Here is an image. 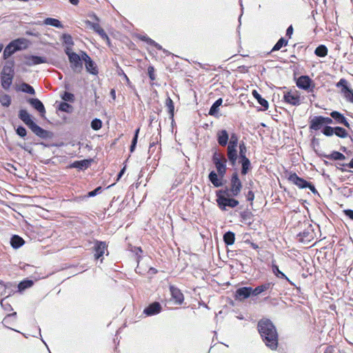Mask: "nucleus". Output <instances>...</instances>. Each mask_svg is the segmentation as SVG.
<instances>
[{
	"label": "nucleus",
	"instance_id": "obj_1",
	"mask_svg": "<svg viewBox=\"0 0 353 353\" xmlns=\"http://www.w3.org/2000/svg\"><path fill=\"white\" fill-rule=\"evenodd\" d=\"M258 330L263 343L272 350H275L279 344L276 329L270 319H261L258 322Z\"/></svg>",
	"mask_w": 353,
	"mask_h": 353
},
{
	"label": "nucleus",
	"instance_id": "obj_2",
	"mask_svg": "<svg viewBox=\"0 0 353 353\" xmlns=\"http://www.w3.org/2000/svg\"><path fill=\"white\" fill-rule=\"evenodd\" d=\"M212 161L215 165L219 176L223 178L227 170V159L222 153L215 151L212 155Z\"/></svg>",
	"mask_w": 353,
	"mask_h": 353
},
{
	"label": "nucleus",
	"instance_id": "obj_3",
	"mask_svg": "<svg viewBox=\"0 0 353 353\" xmlns=\"http://www.w3.org/2000/svg\"><path fill=\"white\" fill-rule=\"evenodd\" d=\"M26 41V40L25 39H17L9 43V44L6 46L3 50V59H7L14 52L21 50L23 48L21 45L23 44Z\"/></svg>",
	"mask_w": 353,
	"mask_h": 353
},
{
	"label": "nucleus",
	"instance_id": "obj_4",
	"mask_svg": "<svg viewBox=\"0 0 353 353\" xmlns=\"http://www.w3.org/2000/svg\"><path fill=\"white\" fill-rule=\"evenodd\" d=\"M321 132L326 137H332L333 134H335L341 139H345L349 136L348 130L340 126L331 127L330 125H325Z\"/></svg>",
	"mask_w": 353,
	"mask_h": 353
},
{
	"label": "nucleus",
	"instance_id": "obj_5",
	"mask_svg": "<svg viewBox=\"0 0 353 353\" xmlns=\"http://www.w3.org/2000/svg\"><path fill=\"white\" fill-rule=\"evenodd\" d=\"M283 101L284 102L294 106H298L302 103V99L297 90L285 92L283 94Z\"/></svg>",
	"mask_w": 353,
	"mask_h": 353
},
{
	"label": "nucleus",
	"instance_id": "obj_6",
	"mask_svg": "<svg viewBox=\"0 0 353 353\" xmlns=\"http://www.w3.org/2000/svg\"><path fill=\"white\" fill-rule=\"evenodd\" d=\"M296 86L308 92H314L315 84L313 81L307 75H302L296 79Z\"/></svg>",
	"mask_w": 353,
	"mask_h": 353
},
{
	"label": "nucleus",
	"instance_id": "obj_7",
	"mask_svg": "<svg viewBox=\"0 0 353 353\" xmlns=\"http://www.w3.org/2000/svg\"><path fill=\"white\" fill-rule=\"evenodd\" d=\"M336 86L341 88V93L347 101L353 103V90L348 86V81L345 79H341Z\"/></svg>",
	"mask_w": 353,
	"mask_h": 353
},
{
	"label": "nucleus",
	"instance_id": "obj_8",
	"mask_svg": "<svg viewBox=\"0 0 353 353\" xmlns=\"http://www.w3.org/2000/svg\"><path fill=\"white\" fill-rule=\"evenodd\" d=\"M216 203L221 210H226L227 207L234 208L239 203V201L234 198L221 196H219V199H216Z\"/></svg>",
	"mask_w": 353,
	"mask_h": 353
},
{
	"label": "nucleus",
	"instance_id": "obj_9",
	"mask_svg": "<svg viewBox=\"0 0 353 353\" xmlns=\"http://www.w3.org/2000/svg\"><path fill=\"white\" fill-rule=\"evenodd\" d=\"M242 189V183L239 179L238 173L234 172L231 176L230 179V194L232 196H237Z\"/></svg>",
	"mask_w": 353,
	"mask_h": 353
},
{
	"label": "nucleus",
	"instance_id": "obj_10",
	"mask_svg": "<svg viewBox=\"0 0 353 353\" xmlns=\"http://www.w3.org/2000/svg\"><path fill=\"white\" fill-rule=\"evenodd\" d=\"M68 60L70 67L74 72L79 73L82 71L83 63L81 61L79 54L77 53L68 54Z\"/></svg>",
	"mask_w": 353,
	"mask_h": 353
},
{
	"label": "nucleus",
	"instance_id": "obj_11",
	"mask_svg": "<svg viewBox=\"0 0 353 353\" xmlns=\"http://www.w3.org/2000/svg\"><path fill=\"white\" fill-rule=\"evenodd\" d=\"M299 241L303 243H309L312 241L315 236V232L311 224H308L307 227L298 234Z\"/></svg>",
	"mask_w": 353,
	"mask_h": 353
},
{
	"label": "nucleus",
	"instance_id": "obj_12",
	"mask_svg": "<svg viewBox=\"0 0 353 353\" xmlns=\"http://www.w3.org/2000/svg\"><path fill=\"white\" fill-rule=\"evenodd\" d=\"M330 117L334 119V123L340 124L345 126L350 131H352V128L349 123L347 118L341 112L338 111H332L330 112Z\"/></svg>",
	"mask_w": 353,
	"mask_h": 353
},
{
	"label": "nucleus",
	"instance_id": "obj_13",
	"mask_svg": "<svg viewBox=\"0 0 353 353\" xmlns=\"http://www.w3.org/2000/svg\"><path fill=\"white\" fill-rule=\"evenodd\" d=\"M253 288L251 287H242L238 288L235 292V299L243 301L253 295Z\"/></svg>",
	"mask_w": 353,
	"mask_h": 353
},
{
	"label": "nucleus",
	"instance_id": "obj_14",
	"mask_svg": "<svg viewBox=\"0 0 353 353\" xmlns=\"http://www.w3.org/2000/svg\"><path fill=\"white\" fill-rule=\"evenodd\" d=\"M288 181L293 184L298 186L299 188L303 189L307 188L309 186V182L304 179L299 177L296 173H290L288 178Z\"/></svg>",
	"mask_w": 353,
	"mask_h": 353
},
{
	"label": "nucleus",
	"instance_id": "obj_15",
	"mask_svg": "<svg viewBox=\"0 0 353 353\" xmlns=\"http://www.w3.org/2000/svg\"><path fill=\"white\" fill-rule=\"evenodd\" d=\"M24 58L26 59L24 63L28 66L47 63V59L44 57H39L37 55H26Z\"/></svg>",
	"mask_w": 353,
	"mask_h": 353
},
{
	"label": "nucleus",
	"instance_id": "obj_16",
	"mask_svg": "<svg viewBox=\"0 0 353 353\" xmlns=\"http://www.w3.org/2000/svg\"><path fill=\"white\" fill-rule=\"evenodd\" d=\"M170 291L172 298L174 300L175 303L181 305L184 301V296L181 291L174 285H170Z\"/></svg>",
	"mask_w": 353,
	"mask_h": 353
},
{
	"label": "nucleus",
	"instance_id": "obj_17",
	"mask_svg": "<svg viewBox=\"0 0 353 353\" xmlns=\"http://www.w3.org/2000/svg\"><path fill=\"white\" fill-rule=\"evenodd\" d=\"M108 245L104 241H97L94 247L95 252L94 257L96 259H99L103 256L105 251L107 250Z\"/></svg>",
	"mask_w": 353,
	"mask_h": 353
},
{
	"label": "nucleus",
	"instance_id": "obj_18",
	"mask_svg": "<svg viewBox=\"0 0 353 353\" xmlns=\"http://www.w3.org/2000/svg\"><path fill=\"white\" fill-rule=\"evenodd\" d=\"M161 311V304L159 302H154L144 309L143 313L147 316H152L160 313Z\"/></svg>",
	"mask_w": 353,
	"mask_h": 353
},
{
	"label": "nucleus",
	"instance_id": "obj_19",
	"mask_svg": "<svg viewBox=\"0 0 353 353\" xmlns=\"http://www.w3.org/2000/svg\"><path fill=\"white\" fill-rule=\"evenodd\" d=\"M274 283L272 282H265L253 289V296H258L268 290H272Z\"/></svg>",
	"mask_w": 353,
	"mask_h": 353
},
{
	"label": "nucleus",
	"instance_id": "obj_20",
	"mask_svg": "<svg viewBox=\"0 0 353 353\" xmlns=\"http://www.w3.org/2000/svg\"><path fill=\"white\" fill-rule=\"evenodd\" d=\"M323 116H315L310 121V129L317 131L324 127Z\"/></svg>",
	"mask_w": 353,
	"mask_h": 353
},
{
	"label": "nucleus",
	"instance_id": "obj_21",
	"mask_svg": "<svg viewBox=\"0 0 353 353\" xmlns=\"http://www.w3.org/2000/svg\"><path fill=\"white\" fill-rule=\"evenodd\" d=\"M92 159H83L81 161H75L69 165L70 168H77L80 170L87 169L90 166Z\"/></svg>",
	"mask_w": 353,
	"mask_h": 353
},
{
	"label": "nucleus",
	"instance_id": "obj_22",
	"mask_svg": "<svg viewBox=\"0 0 353 353\" xmlns=\"http://www.w3.org/2000/svg\"><path fill=\"white\" fill-rule=\"evenodd\" d=\"M19 118L30 128L35 123L32 119L31 115L26 110H21L19 112Z\"/></svg>",
	"mask_w": 353,
	"mask_h": 353
},
{
	"label": "nucleus",
	"instance_id": "obj_23",
	"mask_svg": "<svg viewBox=\"0 0 353 353\" xmlns=\"http://www.w3.org/2000/svg\"><path fill=\"white\" fill-rule=\"evenodd\" d=\"M37 136L41 139H48L50 137V132L46 130L43 129L37 123H34L30 128Z\"/></svg>",
	"mask_w": 353,
	"mask_h": 353
},
{
	"label": "nucleus",
	"instance_id": "obj_24",
	"mask_svg": "<svg viewBox=\"0 0 353 353\" xmlns=\"http://www.w3.org/2000/svg\"><path fill=\"white\" fill-rule=\"evenodd\" d=\"M216 139L219 145L222 147L226 146L229 140L228 132L225 130H219L216 133Z\"/></svg>",
	"mask_w": 353,
	"mask_h": 353
},
{
	"label": "nucleus",
	"instance_id": "obj_25",
	"mask_svg": "<svg viewBox=\"0 0 353 353\" xmlns=\"http://www.w3.org/2000/svg\"><path fill=\"white\" fill-rule=\"evenodd\" d=\"M227 157L230 164L234 166L238 159V151L236 148H227Z\"/></svg>",
	"mask_w": 353,
	"mask_h": 353
},
{
	"label": "nucleus",
	"instance_id": "obj_26",
	"mask_svg": "<svg viewBox=\"0 0 353 353\" xmlns=\"http://www.w3.org/2000/svg\"><path fill=\"white\" fill-rule=\"evenodd\" d=\"M209 181L213 184V185L216 188H219L223 185L222 179L218 174L215 171L212 170L210 172L208 176Z\"/></svg>",
	"mask_w": 353,
	"mask_h": 353
},
{
	"label": "nucleus",
	"instance_id": "obj_27",
	"mask_svg": "<svg viewBox=\"0 0 353 353\" xmlns=\"http://www.w3.org/2000/svg\"><path fill=\"white\" fill-rule=\"evenodd\" d=\"M28 103L37 110L42 116L46 113L43 103L38 99H30Z\"/></svg>",
	"mask_w": 353,
	"mask_h": 353
},
{
	"label": "nucleus",
	"instance_id": "obj_28",
	"mask_svg": "<svg viewBox=\"0 0 353 353\" xmlns=\"http://www.w3.org/2000/svg\"><path fill=\"white\" fill-rule=\"evenodd\" d=\"M252 94L253 97L257 100L258 103L263 107L262 109H259V110H267L269 108V103L268 101L263 99L256 90H253Z\"/></svg>",
	"mask_w": 353,
	"mask_h": 353
},
{
	"label": "nucleus",
	"instance_id": "obj_29",
	"mask_svg": "<svg viewBox=\"0 0 353 353\" xmlns=\"http://www.w3.org/2000/svg\"><path fill=\"white\" fill-rule=\"evenodd\" d=\"M239 163L241 164V173L242 175H245L252 169V165L250 159L247 158L240 159Z\"/></svg>",
	"mask_w": 353,
	"mask_h": 353
},
{
	"label": "nucleus",
	"instance_id": "obj_30",
	"mask_svg": "<svg viewBox=\"0 0 353 353\" xmlns=\"http://www.w3.org/2000/svg\"><path fill=\"white\" fill-rule=\"evenodd\" d=\"M272 272L274 273V274L277 278L284 279L286 281H288L292 285H295L294 283L293 282H292L283 272H282L281 271L279 270V266L277 265H276L275 263H274V262H272Z\"/></svg>",
	"mask_w": 353,
	"mask_h": 353
},
{
	"label": "nucleus",
	"instance_id": "obj_31",
	"mask_svg": "<svg viewBox=\"0 0 353 353\" xmlns=\"http://www.w3.org/2000/svg\"><path fill=\"white\" fill-rule=\"evenodd\" d=\"M13 77L14 76H11V74H1V86L4 90H8L10 89L12 83Z\"/></svg>",
	"mask_w": 353,
	"mask_h": 353
},
{
	"label": "nucleus",
	"instance_id": "obj_32",
	"mask_svg": "<svg viewBox=\"0 0 353 353\" xmlns=\"http://www.w3.org/2000/svg\"><path fill=\"white\" fill-rule=\"evenodd\" d=\"M322 157L330 159V160H334V161H341L345 160L346 159L345 156L338 152V151H332V153L330 154H321Z\"/></svg>",
	"mask_w": 353,
	"mask_h": 353
},
{
	"label": "nucleus",
	"instance_id": "obj_33",
	"mask_svg": "<svg viewBox=\"0 0 353 353\" xmlns=\"http://www.w3.org/2000/svg\"><path fill=\"white\" fill-rule=\"evenodd\" d=\"M85 64L88 72L94 75H97L99 73L97 65L92 59L86 61Z\"/></svg>",
	"mask_w": 353,
	"mask_h": 353
},
{
	"label": "nucleus",
	"instance_id": "obj_34",
	"mask_svg": "<svg viewBox=\"0 0 353 353\" xmlns=\"http://www.w3.org/2000/svg\"><path fill=\"white\" fill-rule=\"evenodd\" d=\"M24 243V240L19 235H13L10 239L11 246L14 249L19 248Z\"/></svg>",
	"mask_w": 353,
	"mask_h": 353
},
{
	"label": "nucleus",
	"instance_id": "obj_35",
	"mask_svg": "<svg viewBox=\"0 0 353 353\" xmlns=\"http://www.w3.org/2000/svg\"><path fill=\"white\" fill-rule=\"evenodd\" d=\"M223 103L221 98L218 99L211 106L208 114L211 116H216L219 112V107Z\"/></svg>",
	"mask_w": 353,
	"mask_h": 353
},
{
	"label": "nucleus",
	"instance_id": "obj_36",
	"mask_svg": "<svg viewBox=\"0 0 353 353\" xmlns=\"http://www.w3.org/2000/svg\"><path fill=\"white\" fill-rule=\"evenodd\" d=\"M223 241L224 243L228 245H232L235 241L234 233L231 231L225 232L223 235Z\"/></svg>",
	"mask_w": 353,
	"mask_h": 353
},
{
	"label": "nucleus",
	"instance_id": "obj_37",
	"mask_svg": "<svg viewBox=\"0 0 353 353\" xmlns=\"http://www.w3.org/2000/svg\"><path fill=\"white\" fill-rule=\"evenodd\" d=\"M44 23L46 25L52 26L57 28H63V26L62 25V23H61L60 21H59L57 19H54V18H50V17L46 18L44 20Z\"/></svg>",
	"mask_w": 353,
	"mask_h": 353
},
{
	"label": "nucleus",
	"instance_id": "obj_38",
	"mask_svg": "<svg viewBox=\"0 0 353 353\" xmlns=\"http://www.w3.org/2000/svg\"><path fill=\"white\" fill-rule=\"evenodd\" d=\"M239 137L236 133H232L228 143V148H237Z\"/></svg>",
	"mask_w": 353,
	"mask_h": 353
},
{
	"label": "nucleus",
	"instance_id": "obj_39",
	"mask_svg": "<svg viewBox=\"0 0 353 353\" xmlns=\"http://www.w3.org/2000/svg\"><path fill=\"white\" fill-rule=\"evenodd\" d=\"M165 105L168 109V113L170 116V118L173 120L174 105L173 101L171 99L170 97H168L167 99H165Z\"/></svg>",
	"mask_w": 353,
	"mask_h": 353
},
{
	"label": "nucleus",
	"instance_id": "obj_40",
	"mask_svg": "<svg viewBox=\"0 0 353 353\" xmlns=\"http://www.w3.org/2000/svg\"><path fill=\"white\" fill-rule=\"evenodd\" d=\"M314 54L317 57H325L327 54V48L325 45H320L315 49Z\"/></svg>",
	"mask_w": 353,
	"mask_h": 353
},
{
	"label": "nucleus",
	"instance_id": "obj_41",
	"mask_svg": "<svg viewBox=\"0 0 353 353\" xmlns=\"http://www.w3.org/2000/svg\"><path fill=\"white\" fill-rule=\"evenodd\" d=\"M288 41L283 37H281L279 39V41L276 43V44L272 48L271 52L279 50L282 47L286 46L288 45Z\"/></svg>",
	"mask_w": 353,
	"mask_h": 353
},
{
	"label": "nucleus",
	"instance_id": "obj_42",
	"mask_svg": "<svg viewBox=\"0 0 353 353\" xmlns=\"http://www.w3.org/2000/svg\"><path fill=\"white\" fill-rule=\"evenodd\" d=\"M1 74H11V76H14V72L13 69V62H11L9 64H6V65H4Z\"/></svg>",
	"mask_w": 353,
	"mask_h": 353
},
{
	"label": "nucleus",
	"instance_id": "obj_43",
	"mask_svg": "<svg viewBox=\"0 0 353 353\" xmlns=\"http://www.w3.org/2000/svg\"><path fill=\"white\" fill-rule=\"evenodd\" d=\"M0 103L4 107H9L11 104V97L7 94H3L0 96Z\"/></svg>",
	"mask_w": 353,
	"mask_h": 353
},
{
	"label": "nucleus",
	"instance_id": "obj_44",
	"mask_svg": "<svg viewBox=\"0 0 353 353\" xmlns=\"http://www.w3.org/2000/svg\"><path fill=\"white\" fill-rule=\"evenodd\" d=\"M59 110L60 111L70 113L72 111V106L67 102H61L59 105Z\"/></svg>",
	"mask_w": 353,
	"mask_h": 353
},
{
	"label": "nucleus",
	"instance_id": "obj_45",
	"mask_svg": "<svg viewBox=\"0 0 353 353\" xmlns=\"http://www.w3.org/2000/svg\"><path fill=\"white\" fill-rule=\"evenodd\" d=\"M33 281L32 280H23L20 282L18 285V288L19 291L24 290L26 288H30L33 285Z\"/></svg>",
	"mask_w": 353,
	"mask_h": 353
},
{
	"label": "nucleus",
	"instance_id": "obj_46",
	"mask_svg": "<svg viewBox=\"0 0 353 353\" xmlns=\"http://www.w3.org/2000/svg\"><path fill=\"white\" fill-rule=\"evenodd\" d=\"M85 23L87 25V26L90 27L95 32H97L101 28L99 22H92L89 20H86L85 21Z\"/></svg>",
	"mask_w": 353,
	"mask_h": 353
},
{
	"label": "nucleus",
	"instance_id": "obj_47",
	"mask_svg": "<svg viewBox=\"0 0 353 353\" xmlns=\"http://www.w3.org/2000/svg\"><path fill=\"white\" fill-rule=\"evenodd\" d=\"M61 99L64 101L63 102H74V95L68 92H64L61 95Z\"/></svg>",
	"mask_w": 353,
	"mask_h": 353
},
{
	"label": "nucleus",
	"instance_id": "obj_48",
	"mask_svg": "<svg viewBox=\"0 0 353 353\" xmlns=\"http://www.w3.org/2000/svg\"><path fill=\"white\" fill-rule=\"evenodd\" d=\"M239 159H243V158H247V157H246L247 148H246L244 142L241 141L239 143Z\"/></svg>",
	"mask_w": 353,
	"mask_h": 353
},
{
	"label": "nucleus",
	"instance_id": "obj_49",
	"mask_svg": "<svg viewBox=\"0 0 353 353\" xmlns=\"http://www.w3.org/2000/svg\"><path fill=\"white\" fill-rule=\"evenodd\" d=\"M91 128L94 130H99L102 127V121L99 119H94L91 121Z\"/></svg>",
	"mask_w": 353,
	"mask_h": 353
},
{
	"label": "nucleus",
	"instance_id": "obj_50",
	"mask_svg": "<svg viewBox=\"0 0 353 353\" xmlns=\"http://www.w3.org/2000/svg\"><path fill=\"white\" fill-rule=\"evenodd\" d=\"M241 218L242 221L247 222L249 221L250 223V220L252 219L253 214L251 212L243 211L240 213Z\"/></svg>",
	"mask_w": 353,
	"mask_h": 353
},
{
	"label": "nucleus",
	"instance_id": "obj_51",
	"mask_svg": "<svg viewBox=\"0 0 353 353\" xmlns=\"http://www.w3.org/2000/svg\"><path fill=\"white\" fill-rule=\"evenodd\" d=\"M21 86H22L23 92H26L30 94H34V93H35L34 89L30 85H29L26 83H23Z\"/></svg>",
	"mask_w": 353,
	"mask_h": 353
},
{
	"label": "nucleus",
	"instance_id": "obj_52",
	"mask_svg": "<svg viewBox=\"0 0 353 353\" xmlns=\"http://www.w3.org/2000/svg\"><path fill=\"white\" fill-rule=\"evenodd\" d=\"M230 189H228L227 188L224 190H219L216 192V199H219V196L229 197V196L230 195Z\"/></svg>",
	"mask_w": 353,
	"mask_h": 353
},
{
	"label": "nucleus",
	"instance_id": "obj_53",
	"mask_svg": "<svg viewBox=\"0 0 353 353\" xmlns=\"http://www.w3.org/2000/svg\"><path fill=\"white\" fill-rule=\"evenodd\" d=\"M63 41L64 43L69 45V46H73L74 42L72 40V38L71 35L68 34H63L62 36Z\"/></svg>",
	"mask_w": 353,
	"mask_h": 353
},
{
	"label": "nucleus",
	"instance_id": "obj_54",
	"mask_svg": "<svg viewBox=\"0 0 353 353\" xmlns=\"http://www.w3.org/2000/svg\"><path fill=\"white\" fill-rule=\"evenodd\" d=\"M16 133L20 137H22V138H24L27 135L26 129L22 125H19L17 127V128L16 129Z\"/></svg>",
	"mask_w": 353,
	"mask_h": 353
},
{
	"label": "nucleus",
	"instance_id": "obj_55",
	"mask_svg": "<svg viewBox=\"0 0 353 353\" xmlns=\"http://www.w3.org/2000/svg\"><path fill=\"white\" fill-rule=\"evenodd\" d=\"M1 305L3 307V309L6 312H10L12 310L11 305L6 301V298L2 299L1 300Z\"/></svg>",
	"mask_w": 353,
	"mask_h": 353
},
{
	"label": "nucleus",
	"instance_id": "obj_56",
	"mask_svg": "<svg viewBox=\"0 0 353 353\" xmlns=\"http://www.w3.org/2000/svg\"><path fill=\"white\" fill-rule=\"evenodd\" d=\"M97 33L99 34V35L101 37L102 39L106 41L108 44H110V39L102 28Z\"/></svg>",
	"mask_w": 353,
	"mask_h": 353
},
{
	"label": "nucleus",
	"instance_id": "obj_57",
	"mask_svg": "<svg viewBox=\"0 0 353 353\" xmlns=\"http://www.w3.org/2000/svg\"><path fill=\"white\" fill-rule=\"evenodd\" d=\"M102 192V188L101 186L97 187L94 190L90 191L88 193V196L89 197H93Z\"/></svg>",
	"mask_w": 353,
	"mask_h": 353
},
{
	"label": "nucleus",
	"instance_id": "obj_58",
	"mask_svg": "<svg viewBox=\"0 0 353 353\" xmlns=\"http://www.w3.org/2000/svg\"><path fill=\"white\" fill-rule=\"evenodd\" d=\"M148 74L150 80L154 81L155 79L154 68L153 66H149L148 68Z\"/></svg>",
	"mask_w": 353,
	"mask_h": 353
},
{
	"label": "nucleus",
	"instance_id": "obj_59",
	"mask_svg": "<svg viewBox=\"0 0 353 353\" xmlns=\"http://www.w3.org/2000/svg\"><path fill=\"white\" fill-rule=\"evenodd\" d=\"M17 316V312H14L11 314H8L3 320V324H9L10 322H9V320L10 318L12 317H14V319L16 318Z\"/></svg>",
	"mask_w": 353,
	"mask_h": 353
},
{
	"label": "nucleus",
	"instance_id": "obj_60",
	"mask_svg": "<svg viewBox=\"0 0 353 353\" xmlns=\"http://www.w3.org/2000/svg\"><path fill=\"white\" fill-rule=\"evenodd\" d=\"M79 55L81 57V61H83L85 63L91 59L90 57L84 51H81Z\"/></svg>",
	"mask_w": 353,
	"mask_h": 353
},
{
	"label": "nucleus",
	"instance_id": "obj_61",
	"mask_svg": "<svg viewBox=\"0 0 353 353\" xmlns=\"http://www.w3.org/2000/svg\"><path fill=\"white\" fill-rule=\"evenodd\" d=\"M246 199L248 201L252 202L254 199V193L252 190H249L246 194Z\"/></svg>",
	"mask_w": 353,
	"mask_h": 353
},
{
	"label": "nucleus",
	"instance_id": "obj_62",
	"mask_svg": "<svg viewBox=\"0 0 353 353\" xmlns=\"http://www.w3.org/2000/svg\"><path fill=\"white\" fill-rule=\"evenodd\" d=\"M346 163H336L335 166L337 169L341 170L342 172H346L347 170L345 168L347 165Z\"/></svg>",
	"mask_w": 353,
	"mask_h": 353
},
{
	"label": "nucleus",
	"instance_id": "obj_63",
	"mask_svg": "<svg viewBox=\"0 0 353 353\" xmlns=\"http://www.w3.org/2000/svg\"><path fill=\"white\" fill-rule=\"evenodd\" d=\"M149 45L154 46L159 50H163V47L154 40H149Z\"/></svg>",
	"mask_w": 353,
	"mask_h": 353
},
{
	"label": "nucleus",
	"instance_id": "obj_64",
	"mask_svg": "<svg viewBox=\"0 0 353 353\" xmlns=\"http://www.w3.org/2000/svg\"><path fill=\"white\" fill-rule=\"evenodd\" d=\"M345 214L349 217L350 219L353 220V210H345L344 211Z\"/></svg>",
	"mask_w": 353,
	"mask_h": 353
}]
</instances>
